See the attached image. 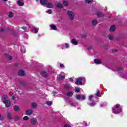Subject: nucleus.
Returning <instances> with one entry per match:
<instances>
[{
  "label": "nucleus",
  "mask_w": 127,
  "mask_h": 127,
  "mask_svg": "<svg viewBox=\"0 0 127 127\" xmlns=\"http://www.w3.org/2000/svg\"><path fill=\"white\" fill-rule=\"evenodd\" d=\"M67 13L69 16V19H70V20H73L74 19L75 13L72 11H67Z\"/></svg>",
  "instance_id": "f257e3e1"
},
{
  "label": "nucleus",
  "mask_w": 127,
  "mask_h": 127,
  "mask_svg": "<svg viewBox=\"0 0 127 127\" xmlns=\"http://www.w3.org/2000/svg\"><path fill=\"white\" fill-rule=\"evenodd\" d=\"M30 123L32 126H36L38 124L37 119L36 118H32L30 120Z\"/></svg>",
  "instance_id": "f03ea898"
},
{
  "label": "nucleus",
  "mask_w": 127,
  "mask_h": 127,
  "mask_svg": "<svg viewBox=\"0 0 127 127\" xmlns=\"http://www.w3.org/2000/svg\"><path fill=\"white\" fill-rule=\"evenodd\" d=\"M3 103L5 104V106L6 108H8L11 105L10 101L8 100H3Z\"/></svg>",
  "instance_id": "7ed1b4c3"
},
{
  "label": "nucleus",
  "mask_w": 127,
  "mask_h": 127,
  "mask_svg": "<svg viewBox=\"0 0 127 127\" xmlns=\"http://www.w3.org/2000/svg\"><path fill=\"white\" fill-rule=\"evenodd\" d=\"M76 98L77 99V100H85V99H86V96L82 95V97H81L80 95H76Z\"/></svg>",
  "instance_id": "20e7f679"
},
{
  "label": "nucleus",
  "mask_w": 127,
  "mask_h": 127,
  "mask_svg": "<svg viewBox=\"0 0 127 127\" xmlns=\"http://www.w3.org/2000/svg\"><path fill=\"white\" fill-rule=\"evenodd\" d=\"M82 80H83V78H77L76 80V81L75 82V84L76 85H82Z\"/></svg>",
  "instance_id": "39448f33"
},
{
  "label": "nucleus",
  "mask_w": 127,
  "mask_h": 127,
  "mask_svg": "<svg viewBox=\"0 0 127 127\" xmlns=\"http://www.w3.org/2000/svg\"><path fill=\"white\" fill-rule=\"evenodd\" d=\"M26 116H31L32 114H33V110L31 109H29L27 111H26Z\"/></svg>",
  "instance_id": "423d86ee"
},
{
  "label": "nucleus",
  "mask_w": 127,
  "mask_h": 127,
  "mask_svg": "<svg viewBox=\"0 0 127 127\" xmlns=\"http://www.w3.org/2000/svg\"><path fill=\"white\" fill-rule=\"evenodd\" d=\"M116 110L115 109H112V112L114 114H115L116 115H118V114H120V113H122L123 112V110L122 109H117V112H115Z\"/></svg>",
  "instance_id": "0eeeda50"
},
{
  "label": "nucleus",
  "mask_w": 127,
  "mask_h": 127,
  "mask_svg": "<svg viewBox=\"0 0 127 127\" xmlns=\"http://www.w3.org/2000/svg\"><path fill=\"white\" fill-rule=\"evenodd\" d=\"M17 3L19 6H23V5H24V2L21 0H18L17 1Z\"/></svg>",
  "instance_id": "6e6552de"
},
{
  "label": "nucleus",
  "mask_w": 127,
  "mask_h": 127,
  "mask_svg": "<svg viewBox=\"0 0 127 127\" xmlns=\"http://www.w3.org/2000/svg\"><path fill=\"white\" fill-rule=\"evenodd\" d=\"M40 2L41 4H43V5H45V4H47V2H48V0H40Z\"/></svg>",
  "instance_id": "1a4fd4ad"
},
{
  "label": "nucleus",
  "mask_w": 127,
  "mask_h": 127,
  "mask_svg": "<svg viewBox=\"0 0 127 127\" xmlns=\"http://www.w3.org/2000/svg\"><path fill=\"white\" fill-rule=\"evenodd\" d=\"M53 3H48V4L47 3V7L48 8H53Z\"/></svg>",
  "instance_id": "9d476101"
},
{
  "label": "nucleus",
  "mask_w": 127,
  "mask_h": 127,
  "mask_svg": "<svg viewBox=\"0 0 127 127\" xmlns=\"http://www.w3.org/2000/svg\"><path fill=\"white\" fill-rule=\"evenodd\" d=\"M25 73L23 70H19L18 72V75H19V76H24Z\"/></svg>",
  "instance_id": "9b49d317"
},
{
  "label": "nucleus",
  "mask_w": 127,
  "mask_h": 127,
  "mask_svg": "<svg viewBox=\"0 0 127 127\" xmlns=\"http://www.w3.org/2000/svg\"><path fill=\"white\" fill-rule=\"evenodd\" d=\"M94 63H95V64H102V62L101 61V60H99V59H95L94 60Z\"/></svg>",
  "instance_id": "f8f14e48"
},
{
  "label": "nucleus",
  "mask_w": 127,
  "mask_h": 127,
  "mask_svg": "<svg viewBox=\"0 0 127 127\" xmlns=\"http://www.w3.org/2000/svg\"><path fill=\"white\" fill-rule=\"evenodd\" d=\"M115 30H116V26H115V25L111 26L109 29L110 31L111 32L113 31H115Z\"/></svg>",
  "instance_id": "ddd939ff"
},
{
  "label": "nucleus",
  "mask_w": 127,
  "mask_h": 127,
  "mask_svg": "<svg viewBox=\"0 0 127 127\" xmlns=\"http://www.w3.org/2000/svg\"><path fill=\"white\" fill-rule=\"evenodd\" d=\"M41 75L42 77H46L47 76H48V74L46 73L45 71H43L41 73Z\"/></svg>",
  "instance_id": "4468645a"
},
{
  "label": "nucleus",
  "mask_w": 127,
  "mask_h": 127,
  "mask_svg": "<svg viewBox=\"0 0 127 127\" xmlns=\"http://www.w3.org/2000/svg\"><path fill=\"white\" fill-rule=\"evenodd\" d=\"M50 26L52 29H53V30H57V27H56L55 25H50Z\"/></svg>",
  "instance_id": "2eb2a0df"
},
{
  "label": "nucleus",
  "mask_w": 127,
  "mask_h": 127,
  "mask_svg": "<svg viewBox=\"0 0 127 127\" xmlns=\"http://www.w3.org/2000/svg\"><path fill=\"white\" fill-rule=\"evenodd\" d=\"M71 43H72V44H74V45H77L78 42L76 41L75 39H72Z\"/></svg>",
  "instance_id": "dca6fc26"
},
{
  "label": "nucleus",
  "mask_w": 127,
  "mask_h": 127,
  "mask_svg": "<svg viewBox=\"0 0 127 127\" xmlns=\"http://www.w3.org/2000/svg\"><path fill=\"white\" fill-rule=\"evenodd\" d=\"M31 107L33 108V109H36L37 107V104H36L35 103H33L31 104Z\"/></svg>",
  "instance_id": "f3484780"
},
{
  "label": "nucleus",
  "mask_w": 127,
  "mask_h": 127,
  "mask_svg": "<svg viewBox=\"0 0 127 127\" xmlns=\"http://www.w3.org/2000/svg\"><path fill=\"white\" fill-rule=\"evenodd\" d=\"M98 17H103L104 16V14L101 12H98L97 13Z\"/></svg>",
  "instance_id": "a211bd4d"
},
{
  "label": "nucleus",
  "mask_w": 127,
  "mask_h": 127,
  "mask_svg": "<svg viewBox=\"0 0 127 127\" xmlns=\"http://www.w3.org/2000/svg\"><path fill=\"white\" fill-rule=\"evenodd\" d=\"M67 97H72L73 96V92L71 91H69L67 93Z\"/></svg>",
  "instance_id": "6ab92c4d"
},
{
  "label": "nucleus",
  "mask_w": 127,
  "mask_h": 127,
  "mask_svg": "<svg viewBox=\"0 0 127 127\" xmlns=\"http://www.w3.org/2000/svg\"><path fill=\"white\" fill-rule=\"evenodd\" d=\"M7 117L9 120H11V113L9 112L7 114Z\"/></svg>",
  "instance_id": "aec40b11"
},
{
  "label": "nucleus",
  "mask_w": 127,
  "mask_h": 127,
  "mask_svg": "<svg viewBox=\"0 0 127 127\" xmlns=\"http://www.w3.org/2000/svg\"><path fill=\"white\" fill-rule=\"evenodd\" d=\"M8 17H9V18H11V17H13V13H12V12H9L8 13Z\"/></svg>",
  "instance_id": "412c9836"
},
{
  "label": "nucleus",
  "mask_w": 127,
  "mask_h": 127,
  "mask_svg": "<svg viewBox=\"0 0 127 127\" xmlns=\"http://www.w3.org/2000/svg\"><path fill=\"white\" fill-rule=\"evenodd\" d=\"M98 24V22L97 20H93L92 21V25H97Z\"/></svg>",
  "instance_id": "4be33fe9"
},
{
  "label": "nucleus",
  "mask_w": 127,
  "mask_h": 127,
  "mask_svg": "<svg viewBox=\"0 0 127 127\" xmlns=\"http://www.w3.org/2000/svg\"><path fill=\"white\" fill-rule=\"evenodd\" d=\"M14 110L16 112H17L18 111H19V107L18 106L16 105L14 107Z\"/></svg>",
  "instance_id": "5701e85b"
},
{
  "label": "nucleus",
  "mask_w": 127,
  "mask_h": 127,
  "mask_svg": "<svg viewBox=\"0 0 127 127\" xmlns=\"http://www.w3.org/2000/svg\"><path fill=\"white\" fill-rule=\"evenodd\" d=\"M32 28H33V29H32L33 31H34L35 33H37V32L38 31L37 30V28H36V27H32Z\"/></svg>",
  "instance_id": "b1692460"
},
{
  "label": "nucleus",
  "mask_w": 127,
  "mask_h": 127,
  "mask_svg": "<svg viewBox=\"0 0 127 127\" xmlns=\"http://www.w3.org/2000/svg\"><path fill=\"white\" fill-rule=\"evenodd\" d=\"M123 71H124V67H119L118 68V72H123Z\"/></svg>",
  "instance_id": "393cba45"
},
{
  "label": "nucleus",
  "mask_w": 127,
  "mask_h": 127,
  "mask_svg": "<svg viewBox=\"0 0 127 127\" xmlns=\"http://www.w3.org/2000/svg\"><path fill=\"white\" fill-rule=\"evenodd\" d=\"M57 6L60 8H62V7H63V5L61 3H58Z\"/></svg>",
  "instance_id": "a878e982"
},
{
  "label": "nucleus",
  "mask_w": 127,
  "mask_h": 127,
  "mask_svg": "<svg viewBox=\"0 0 127 127\" xmlns=\"http://www.w3.org/2000/svg\"><path fill=\"white\" fill-rule=\"evenodd\" d=\"M93 1V0H85V2L86 3H92Z\"/></svg>",
  "instance_id": "bb28decb"
},
{
  "label": "nucleus",
  "mask_w": 127,
  "mask_h": 127,
  "mask_svg": "<svg viewBox=\"0 0 127 127\" xmlns=\"http://www.w3.org/2000/svg\"><path fill=\"white\" fill-rule=\"evenodd\" d=\"M23 121H27L29 120V117H28V116H25L23 117Z\"/></svg>",
  "instance_id": "cd10ccee"
},
{
  "label": "nucleus",
  "mask_w": 127,
  "mask_h": 127,
  "mask_svg": "<svg viewBox=\"0 0 127 127\" xmlns=\"http://www.w3.org/2000/svg\"><path fill=\"white\" fill-rule=\"evenodd\" d=\"M108 38L109 39H110V40H113V39H114V37H113V36H112V35H109Z\"/></svg>",
  "instance_id": "c85d7f7f"
},
{
  "label": "nucleus",
  "mask_w": 127,
  "mask_h": 127,
  "mask_svg": "<svg viewBox=\"0 0 127 127\" xmlns=\"http://www.w3.org/2000/svg\"><path fill=\"white\" fill-rule=\"evenodd\" d=\"M89 105L91 106V107H94V106H96V103L92 102V103H89Z\"/></svg>",
  "instance_id": "c756f323"
},
{
  "label": "nucleus",
  "mask_w": 127,
  "mask_h": 127,
  "mask_svg": "<svg viewBox=\"0 0 127 127\" xmlns=\"http://www.w3.org/2000/svg\"><path fill=\"white\" fill-rule=\"evenodd\" d=\"M6 55H7V58H9V60H12V57L9 56L8 54H6Z\"/></svg>",
  "instance_id": "7c9ffc66"
},
{
  "label": "nucleus",
  "mask_w": 127,
  "mask_h": 127,
  "mask_svg": "<svg viewBox=\"0 0 127 127\" xmlns=\"http://www.w3.org/2000/svg\"><path fill=\"white\" fill-rule=\"evenodd\" d=\"M46 104H47V105H48V106H51V105H52V102L51 101H47Z\"/></svg>",
  "instance_id": "2f4dec72"
},
{
  "label": "nucleus",
  "mask_w": 127,
  "mask_h": 127,
  "mask_svg": "<svg viewBox=\"0 0 127 127\" xmlns=\"http://www.w3.org/2000/svg\"><path fill=\"white\" fill-rule=\"evenodd\" d=\"M75 92H76V93H79V92H80V88L76 87L75 89Z\"/></svg>",
  "instance_id": "473e14b6"
},
{
  "label": "nucleus",
  "mask_w": 127,
  "mask_h": 127,
  "mask_svg": "<svg viewBox=\"0 0 127 127\" xmlns=\"http://www.w3.org/2000/svg\"><path fill=\"white\" fill-rule=\"evenodd\" d=\"M63 3L64 5H65V6H67V5H68V2L66 1H64Z\"/></svg>",
  "instance_id": "72a5a7b5"
},
{
  "label": "nucleus",
  "mask_w": 127,
  "mask_h": 127,
  "mask_svg": "<svg viewBox=\"0 0 127 127\" xmlns=\"http://www.w3.org/2000/svg\"><path fill=\"white\" fill-rule=\"evenodd\" d=\"M46 12L47 13H49V14H51V13H52V10L49 9L48 10L46 11Z\"/></svg>",
  "instance_id": "f704fd0d"
},
{
  "label": "nucleus",
  "mask_w": 127,
  "mask_h": 127,
  "mask_svg": "<svg viewBox=\"0 0 127 127\" xmlns=\"http://www.w3.org/2000/svg\"><path fill=\"white\" fill-rule=\"evenodd\" d=\"M64 88L66 90H69V89H70V86H69V85L67 84V85H65Z\"/></svg>",
  "instance_id": "c9c22d12"
},
{
  "label": "nucleus",
  "mask_w": 127,
  "mask_h": 127,
  "mask_svg": "<svg viewBox=\"0 0 127 127\" xmlns=\"http://www.w3.org/2000/svg\"><path fill=\"white\" fill-rule=\"evenodd\" d=\"M6 99H7V95H4L3 96V101H6Z\"/></svg>",
  "instance_id": "e433bc0d"
},
{
  "label": "nucleus",
  "mask_w": 127,
  "mask_h": 127,
  "mask_svg": "<svg viewBox=\"0 0 127 127\" xmlns=\"http://www.w3.org/2000/svg\"><path fill=\"white\" fill-rule=\"evenodd\" d=\"M60 78L61 80H63V79H65V75H60Z\"/></svg>",
  "instance_id": "4c0bfd02"
},
{
  "label": "nucleus",
  "mask_w": 127,
  "mask_h": 127,
  "mask_svg": "<svg viewBox=\"0 0 127 127\" xmlns=\"http://www.w3.org/2000/svg\"><path fill=\"white\" fill-rule=\"evenodd\" d=\"M115 108L116 109H117V110H118V109H121V110H122V108H120V104L115 105Z\"/></svg>",
  "instance_id": "58836bf2"
},
{
  "label": "nucleus",
  "mask_w": 127,
  "mask_h": 127,
  "mask_svg": "<svg viewBox=\"0 0 127 127\" xmlns=\"http://www.w3.org/2000/svg\"><path fill=\"white\" fill-rule=\"evenodd\" d=\"M101 94V93H100V91H97V93H96V96L97 97H99V96H100V95Z\"/></svg>",
  "instance_id": "ea45409f"
},
{
  "label": "nucleus",
  "mask_w": 127,
  "mask_h": 127,
  "mask_svg": "<svg viewBox=\"0 0 127 127\" xmlns=\"http://www.w3.org/2000/svg\"><path fill=\"white\" fill-rule=\"evenodd\" d=\"M15 121H18L19 120V117L16 116L14 117Z\"/></svg>",
  "instance_id": "a19ab883"
},
{
  "label": "nucleus",
  "mask_w": 127,
  "mask_h": 127,
  "mask_svg": "<svg viewBox=\"0 0 127 127\" xmlns=\"http://www.w3.org/2000/svg\"><path fill=\"white\" fill-rule=\"evenodd\" d=\"M0 121H3V116L0 114Z\"/></svg>",
  "instance_id": "79ce46f5"
},
{
  "label": "nucleus",
  "mask_w": 127,
  "mask_h": 127,
  "mask_svg": "<svg viewBox=\"0 0 127 127\" xmlns=\"http://www.w3.org/2000/svg\"><path fill=\"white\" fill-rule=\"evenodd\" d=\"M65 48H69V45L68 44V43H66L65 44Z\"/></svg>",
  "instance_id": "37998d69"
},
{
  "label": "nucleus",
  "mask_w": 127,
  "mask_h": 127,
  "mask_svg": "<svg viewBox=\"0 0 127 127\" xmlns=\"http://www.w3.org/2000/svg\"><path fill=\"white\" fill-rule=\"evenodd\" d=\"M21 28H22V29H23V30H26V29H27V28L26 27H21Z\"/></svg>",
  "instance_id": "c03bdc74"
},
{
  "label": "nucleus",
  "mask_w": 127,
  "mask_h": 127,
  "mask_svg": "<svg viewBox=\"0 0 127 127\" xmlns=\"http://www.w3.org/2000/svg\"><path fill=\"white\" fill-rule=\"evenodd\" d=\"M92 98H93V95H90L89 96V98H88L89 100H92Z\"/></svg>",
  "instance_id": "a18cd8bd"
},
{
  "label": "nucleus",
  "mask_w": 127,
  "mask_h": 127,
  "mask_svg": "<svg viewBox=\"0 0 127 127\" xmlns=\"http://www.w3.org/2000/svg\"><path fill=\"white\" fill-rule=\"evenodd\" d=\"M64 127H71V126L68 124H66L64 125Z\"/></svg>",
  "instance_id": "49530a36"
},
{
  "label": "nucleus",
  "mask_w": 127,
  "mask_h": 127,
  "mask_svg": "<svg viewBox=\"0 0 127 127\" xmlns=\"http://www.w3.org/2000/svg\"><path fill=\"white\" fill-rule=\"evenodd\" d=\"M60 67H61V68H64V67H65V66H64V64H60Z\"/></svg>",
  "instance_id": "de8ad7c7"
},
{
  "label": "nucleus",
  "mask_w": 127,
  "mask_h": 127,
  "mask_svg": "<svg viewBox=\"0 0 127 127\" xmlns=\"http://www.w3.org/2000/svg\"><path fill=\"white\" fill-rule=\"evenodd\" d=\"M69 81H70V82H73V78H69Z\"/></svg>",
  "instance_id": "09e8293b"
},
{
  "label": "nucleus",
  "mask_w": 127,
  "mask_h": 127,
  "mask_svg": "<svg viewBox=\"0 0 127 127\" xmlns=\"http://www.w3.org/2000/svg\"><path fill=\"white\" fill-rule=\"evenodd\" d=\"M116 39L117 40H120V39H121V38H120V37H116Z\"/></svg>",
  "instance_id": "8fccbe9b"
},
{
  "label": "nucleus",
  "mask_w": 127,
  "mask_h": 127,
  "mask_svg": "<svg viewBox=\"0 0 127 127\" xmlns=\"http://www.w3.org/2000/svg\"><path fill=\"white\" fill-rule=\"evenodd\" d=\"M113 52H118V50H113Z\"/></svg>",
  "instance_id": "3c124183"
},
{
  "label": "nucleus",
  "mask_w": 127,
  "mask_h": 127,
  "mask_svg": "<svg viewBox=\"0 0 127 127\" xmlns=\"http://www.w3.org/2000/svg\"><path fill=\"white\" fill-rule=\"evenodd\" d=\"M53 94H54V96H55V95H56V92L53 91Z\"/></svg>",
  "instance_id": "603ef678"
},
{
  "label": "nucleus",
  "mask_w": 127,
  "mask_h": 127,
  "mask_svg": "<svg viewBox=\"0 0 127 127\" xmlns=\"http://www.w3.org/2000/svg\"><path fill=\"white\" fill-rule=\"evenodd\" d=\"M4 1H7V0H3Z\"/></svg>",
  "instance_id": "864d4df0"
},
{
  "label": "nucleus",
  "mask_w": 127,
  "mask_h": 127,
  "mask_svg": "<svg viewBox=\"0 0 127 127\" xmlns=\"http://www.w3.org/2000/svg\"><path fill=\"white\" fill-rule=\"evenodd\" d=\"M13 100H14V97H12Z\"/></svg>",
  "instance_id": "5fc2aeb1"
},
{
  "label": "nucleus",
  "mask_w": 127,
  "mask_h": 127,
  "mask_svg": "<svg viewBox=\"0 0 127 127\" xmlns=\"http://www.w3.org/2000/svg\"><path fill=\"white\" fill-rule=\"evenodd\" d=\"M100 106H101V107H103V104H101V105H100Z\"/></svg>",
  "instance_id": "6e6d98bb"
},
{
  "label": "nucleus",
  "mask_w": 127,
  "mask_h": 127,
  "mask_svg": "<svg viewBox=\"0 0 127 127\" xmlns=\"http://www.w3.org/2000/svg\"><path fill=\"white\" fill-rule=\"evenodd\" d=\"M70 105H71V106H73V104H71Z\"/></svg>",
  "instance_id": "4d7b16f0"
},
{
  "label": "nucleus",
  "mask_w": 127,
  "mask_h": 127,
  "mask_svg": "<svg viewBox=\"0 0 127 127\" xmlns=\"http://www.w3.org/2000/svg\"><path fill=\"white\" fill-rule=\"evenodd\" d=\"M37 1H38L39 0H36Z\"/></svg>",
  "instance_id": "13d9d810"
}]
</instances>
